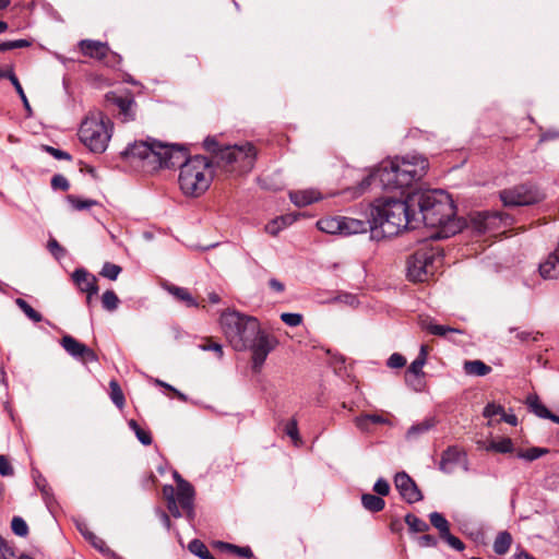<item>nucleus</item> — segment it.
Returning <instances> with one entry per match:
<instances>
[{"mask_svg": "<svg viewBox=\"0 0 559 559\" xmlns=\"http://www.w3.org/2000/svg\"><path fill=\"white\" fill-rule=\"evenodd\" d=\"M411 206H414L417 227L439 228L431 239H444L454 236L463 228L456 218V207L450 194L441 189H418L411 192Z\"/></svg>", "mask_w": 559, "mask_h": 559, "instance_id": "f257e3e1", "label": "nucleus"}, {"mask_svg": "<svg viewBox=\"0 0 559 559\" xmlns=\"http://www.w3.org/2000/svg\"><path fill=\"white\" fill-rule=\"evenodd\" d=\"M429 162L426 157L407 154L403 157L382 162L379 167L366 176L358 185V193H364L371 186L383 190H395L411 187L420 180L428 170Z\"/></svg>", "mask_w": 559, "mask_h": 559, "instance_id": "f03ea898", "label": "nucleus"}, {"mask_svg": "<svg viewBox=\"0 0 559 559\" xmlns=\"http://www.w3.org/2000/svg\"><path fill=\"white\" fill-rule=\"evenodd\" d=\"M374 228L372 239L399 235L402 230L417 228L414 206H411V192L404 200L388 198L377 200L370 209Z\"/></svg>", "mask_w": 559, "mask_h": 559, "instance_id": "7ed1b4c3", "label": "nucleus"}, {"mask_svg": "<svg viewBox=\"0 0 559 559\" xmlns=\"http://www.w3.org/2000/svg\"><path fill=\"white\" fill-rule=\"evenodd\" d=\"M124 158L136 157L157 164L158 167L173 168L185 159V146L178 144H165L155 139L147 138L144 141H135L129 144L121 153Z\"/></svg>", "mask_w": 559, "mask_h": 559, "instance_id": "20e7f679", "label": "nucleus"}, {"mask_svg": "<svg viewBox=\"0 0 559 559\" xmlns=\"http://www.w3.org/2000/svg\"><path fill=\"white\" fill-rule=\"evenodd\" d=\"M219 323L230 346L242 352L248 349L254 337L260 333V322L252 316L227 310L221 314Z\"/></svg>", "mask_w": 559, "mask_h": 559, "instance_id": "39448f33", "label": "nucleus"}, {"mask_svg": "<svg viewBox=\"0 0 559 559\" xmlns=\"http://www.w3.org/2000/svg\"><path fill=\"white\" fill-rule=\"evenodd\" d=\"M203 145L207 152L214 154L219 167L239 173H247L253 167L257 152L249 142L221 146L214 136H207Z\"/></svg>", "mask_w": 559, "mask_h": 559, "instance_id": "423d86ee", "label": "nucleus"}, {"mask_svg": "<svg viewBox=\"0 0 559 559\" xmlns=\"http://www.w3.org/2000/svg\"><path fill=\"white\" fill-rule=\"evenodd\" d=\"M210 165L205 156L188 157V150L185 147V159L175 167L180 168L178 181L186 195L199 197L209 189L212 181Z\"/></svg>", "mask_w": 559, "mask_h": 559, "instance_id": "0eeeda50", "label": "nucleus"}, {"mask_svg": "<svg viewBox=\"0 0 559 559\" xmlns=\"http://www.w3.org/2000/svg\"><path fill=\"white\" fill-rule=\"evenodd\" d=\"M112 135V122L100 110L91 111L79 129L81 142L93 153H104Z\"/></svg>", "mask_w": 559, "mask_h": 559, "instance_id": "6e6552de", "label": "nucleus"}, {"mask_svg": "<svg viewBox=\"0 0 559 559\" xmlns=\"http://www.w3.org/2000/svg\"><path fill=\"white\" fill-rule=\"evenodd\" d=\"M440 251L427 243L417 249L407 260V277L413 282H425L432 276L440 264Z\"/></svg>", "mask_w": 559, "mask_h": 559, "instance_id": "1a4fd4ad", "label": "nucleus"}, {"mask_svg": "<svg viewBox=\"0 0 559 559\" xmlns=\"http://www.w3.org/2000/svg\"><path fill=\"white\" fill-rule=\"evenodd\" d=\"M504 206H530L542 202L546 194L534 182H524L500 191Z\"/></svg>", "mask_w": 559, "mask_h": 559, "instance_id": "9d476101", "label": "nucleus"}, {"mask_svg": "<svg viewBox=\"0 0 559 559\" xmlns=\"http://www.w3.org/2000/svg\"><path fill=\"white\" fill-rule=\"evenodd\" d=\"M277 344L278 341L274 335L266 333L260 328L259 335H257L252 344L248 346V349H250L252 354V369L254 371H259L262 368L269 354L275 349Z\"/></svg>", "mask_w": 559, "mask_h": 559, "instance_id": "9b49d317", "label": "nucleus"}, {"mask_svg": "<svg viewBox=\"0 0 559 559\" xmlns=\"http://www.w3.org/2000/svg\"><path fill=\"white\" fill-rule=\"evenodd\" d=\"M507 218L508 216L501 212L485 211L475 213L471 217V224L476 231L483 234L498 229L502 224L507 225V223H504Z\"/></svg>", "mask_w": 559, "mask_h": 559, "instance_id": "f8f14e48", "label": "nucleus"}, {"mask_svg": "<svg viewBox=\"0 0 559 559\" xmlns=\"http://www.w3.org/2000/svg\"><path fill=\"white\" fill-rule=\"evenodd\" d=\"M394 485L401 497L409 504L416 503L424 499V496L416 483L405 472L396 473L394 476Z\"/></svg>", "mask_w": 559, "mask_h": 559, "instance_id": "ddd939ff", "label": "nucleus"}, {"mask_svg": "<svg viewBox=\"0 0 559 559\" xmlns=\"http://www.w3.org/2000/svg\"><path fill=\"white\" fill-rule=\"evenodd\" d=\"M63 349L74 359L83 362H95L98 360L95 352L85 344L79 342L71 335H64L60 342Z\"/></svg>", "mask_w": 559, "mask_h": 559, "instance_id": "4468645a", "label": "nucleus"}, {"mask_svg": "<svg viewBox=\"0 0 559 559\" xmlns=\"http://www.w3.org/2000/svg\"><path fill=\"white\" fill-rule=\"evenodd\" d=\"M105 102L107 106H114L118 108L119 115L123 121H132L135 118L134 108L136 103L132 96L122 97L114 92H108L105 95Z\"/></svg>", "mask_w": 559, "mask_h": 559, "instance_id": "2eb2a0df", "label": "nucleus"}, {"mask_svg": "<svg viewBox=\"0 0 559 559\" xmlns=\"http://www.w3.org/2000/svg\"><path fill=\"white\" fill-rule=\"evenodd\" d=\"M79 46L84 56L97 59L99 61H104L109 56L114 59V61L119 58L117 53L110 51L107 43L93 39H82L79 43Z\"/></svg>", "mask_w": 559, "mask_h": 559, "instance_id": "dca6fc26", "label": "nucleus"}, {"mask_svg": "<svg viewBox=\"0 0 559 559\" xmlns=\"http://www.w3.org/2000/svg\"><path fill=\"white\" fill-rule=\"evenodd\" d=\"M175 498L179 506L187 512V516L189 519H192L194 515V488L189 481L185 480L181 476H178V487Z\"/></svg>", "mask_w": 559, "mask_h": 559, "instance_id": "f3484780", "label": "nucleus"}, {"mask_svg": "<svg viewBox=\"0 0 559 559\" xmlns=\"http://www.w3.org/2000/svg\"><path fill=\"white\" fill-rule=\"evenodd\" d=\"M343 236H350L370 231L372 234L374 224L373 217L369 215L364 219L342 216Z\"/></svg>", "mask_w": 559, "mask_h": 559, "instance_id": "a211bd4d", "label": "nucleus"}, {"mask_svg": "<svg viewBox=\"0 0 559 559\" xmlns=\"http://www.w3.org/2000/svg\"><path fill=\"white\" fill-rule=\"evenodd\" d=\"M465 456V451L460 450L456 445H450L441 454L439 469L445 474H451L454 466L460 464Z\"/></svg>", "mask_w": 559, "mask_h": 559, "instance_id": "6ab92c4d", "label": "nucleus"}, {"mask_svg": "<svg viewBox=\"0 0 559 559\" xmlns=\"http://www.w3.org/2000/svg\"><path fill=\"white\" fill-rule=\"evenodd\" d=\"M538 270L540 276L545 280H555L559 277V242L556 250L539 264Z\"/></svg>", "mask_w": 559, "mask_h": 559, "instance_id": "aec40b11", "label": "nucleus"}, {"mask_svg": "<svg viewBox=\"0 0 559 559\" xmlns=\"http://www.w3.org/2000/svg\"><path fill=\"white\" fill-rule=\"evenodd\" d=\"M165 289L173 295L177 300L185 302V305L189 308H198L199 302L195 298L190 294V292L185 287H179L174 284L165 285Z\"/></svg>", "mask_w": 559, "mask_h": 559, "instance_id": "412c9836", "label": "nucleus"}, {"mask_svg": "<svg viewBox=\"0 0 559 559\" xmlns=\"http://www.w3.org/2000/svg\"><path fill=\"white\" fill-rule=\"evenodd\" d=\"M319 198L320 193L314 190H299L289 192L290 201L299 207L307 206L319 200Z\"/></svg>", "mask_w": 559, "mask_h": 559, "instance_id": "4be33fe9", "label": "nucleus"}, {"mask_svg": "<svg viewBox=\"0 0 559 559\" xmlns=\"http://www.w3.org/2000/svg\"><path fill=\"white\" fill-rule=\"evenodd\" d=\"M341 221L342 216L323 217L317 222V227L323 233L343 236V225Z\"/></svg>", "mask_w": 559, "mask_h": 559, "instance_id": "5701e85b", "label": "nucleus"}, {"mask_svg": "<svg viewBox=\"0 0 559 559\" xmlns=\"http://www.w3.org/2000/svg\"><path fill=\"white\" fill-rule=\"evenodd\" d=\"M0 78L1 79H8L10 80V82L12 83V85L14 86L16 93L19 94L22 103H23V106L24 108L27 110V111H31V105L28 103V99L24 93V90L17 79V76L15 75L14 71L12 68H8V69H1L0 68Z\"/></svg>", "mask_w": 559, "mask_h": 559, "instance_id": "b1692460", "label": "nucleus"}, {"mask_svg": "<svg viewBox=\"0 0 559 559\" xmlns=\"http://www.w3.org/2000/svg\"><path fill=\"white\" fill-rule=\"evenodd\" d=\"M464 372L468 376L484 377L491 372V367L481 360H466L463 365Z\"/></svg>", "mask_w": 559, "mask_h": 559, "instance_id": "393cba45", "label": "nucleus"}, {"mask_svg": "<svg viewBox=\"0 0 559 559\" xmlns=\"http://www.w3.org/2000/svg\"><path fill=\"white\" fill-rule=\"evenodd\" d=\"M435 426H436L435 418H426L425 420H423L420 423L412 425L406 432V438L408 440H415L419 436L431 430Z\"/></svg>", "mask_w": 559, "mask_h": 559, "instance_id": "a878e982", "label": "nucleus"}, {"mask_svg": "<svg viewBox=\"0 0 559 559\" xmlns=\"http://www.w3.org/2000/svg\"><path fill=\"white\" fill-rule=\"evenodd\" d=\"M294 222V218L289 215L280 216L269 222L265 225V231L272 236L278 235L281 230L290 225Z\"/></svg>", "mask_w": 559, "mask_h": 559, "instance_id": "bb28decb", "label": "nucleus"}, {"mask_svg": "<svg viewBox=\"0 0 559 559\" xmlns=\"http://www.w3.org/2000/svg\"><path fill=\"white\" fill-rule=\"evenodd\" d=\"M361 503L364 508L370 512H379L383 510L385 506V501L381 497L372 493H364L361 496Z\"/></svg>", "mask_w": 559, "mask_h": 559, "instance_id": "cd10ccee", "label": "nucleus"}, {"mask_svg": "<svg viewBox=\"0 0 559 559\" xmlns=\"http://www.w3.org/2000/svg\"><path fill=\"white\" fill-rule=\"evenodd\" d=\"M526 403L530 411L536 416L545 419L550 416V411L539 401L537 395L527 396Z\"/></svg>", "mask_w": 559, "mask_h": 559, "instance_id": "c85d7f7f", "label": "nucleus"}, {"mask_svg": "<svg viewBox=\"0 0 559 559\" xmlns=\"http://www.w3.org/2000/svg\"><path fill=\"white\" fill-rule=\"evenodd\" d=\"M513 442L510 438H502L501 440H491L486 447V451H493L497 453H511L513 451Z\"/></svg>", "mask_w": 559, "mask_h": 559, "instance_id": "c756f323", "label": "nucleus"}, {"mask_svg": "<svg viewBox=\"0 0 559 559\" xmlns=\"http://www.w3.org/2000/svg\"><path fill=\"white\" fill-rule=\"evenodd\" d=\"M512 537L508 532H500L493 543V550L498 555H504L508 552L511 546Z\"/></svg>", "mask_w": 559, "mask_h": 559, "instance_id": "7c9ffc66", "label": "nucleus"}, {"mask_svg": "<svg viewBox=\"0 0 559 559\" xmlns=\"http://www.w3.org/2000/svg\"><path fill=\"white\" fill-rule=\"evenodd\" d=\"M548 452H549V450L547 448L532 447V448H528L525 450H520L516 453V456L519 459H522V460H525L528 462H533V461L542 457L543 455L547 454Z\"/></svg>", "mask_w": 559, "mask_h": 559, "instance_id": "2f4dec72", "label": "nucleus"}, {"mask_svg": "<svg viewBox=\"0 0 559 559\" xmlns=\"http://www.w3.org/2000/svg\"><path fill=\"white\" fill-rule=\"evenodd\" d=\"M188 548L193 555H195L200 559H215L213 557V555L210 552V550L207 549V547L205 546V544L203 542H201L200 539L191 540L189 543Z\"/></svg>", "mask_w": 559, "mask_h": 559, "instance_id": "473e14b6", "label": "nucleus"}, {"mask_svg": "<svg viewBox=\"0 0 559 559\" xmlns=\"http://www.w3.org/2000/svg\"><path fill=\"white\" fill-rule=\"evenodd\" d=\"M405 523L408 525L409 531L413 533H424L429 530V525L418 516L407 513L405 515Z\"/></svg>", "mask_w": 559, "mask_h": 559, "instance_id": "72a5a7b5", "label": "nucleus"}, {"mask_svg": "<svg viewBox=\"0 0 559 559\" xmlns=\"http://www.w3.org/2000/svg\"><path fill=\"white\" fill-rule=\"evenodd\" d=\"M431 525L439 531L440 537L450 531V524L443 514L431 512L429 514Z\"/></svg>", "mask_w": 559, "mask_h": 559, "instance_id": "f704fd0d", "label": "nucleus"}, {"mask_svg": "<svg viewBox=\"0 0 559 559\" xmlns=\"http://www.w3.org/2000/svg\"><path fill=\"white\" fill-rule=\"evenodd\" d=\"M128 425L130 427V429L135 433L138 440L143 444V445H150L152 444V436H151V432L147 431V430H144L143 428L140 427V425L136 423V420L134 419H130L128 421Z\"/></svg>", "mask_w": 559, "mask_h": 559, "instance_id": "c9c22d12", "label": "nucleus"}, {"mask_svg": "<svg viewBox=\"0 0 559 559\" xmlns=\"http://www.w3.org/2000/svg\"><path fill=\"white\" fill-rule=\"evenodd\" d=\"M16 306L23 311V313L33 322H40L43 316L36 311L26 300L22 298L15 299Z\"/></svg>", "mask_w": 559, "mask_h": 559, "instance_id": "e433bc0d", "label": "nucleus"}, {"mask_svg": "<svg viewBox=\"0 0 559 559\" xmlns=\"http://www.w3.org/2000/svg\"><path fill=\"white\" fill-rule=\"evenodd\" d=\"M90 278H96V277L94 275L90 274L83 267L76 269L72 273V280L81 292H83V288H84V286H86L87 283L90 284L92 282V281H90Z\"/></svg>", "mask_w": 559, "mask_h": 559, "instance_id": "4c0bfd02", "label": "nucleus"}, {"mask_svg": "<svg viewBox=\"0 0 559 559\" xmlns=\"http://www.w3.org/2000/svg\"><path fill=\"white\" fill-rule=\"evenodd\" d=\"M110 388V399L112 403L119 408L122 409L126 403L124 395L122 393L121 388L119 386L118 382L112 380L109 383Z\"/></svg>", "mask_w": 559, "mask_h": 559, "instance_id": "58836bf2", "label": "nucleus"}, {"mask_svg": "<svg viewBox=\"0 0 559 559\" xmlns=\"http://www.w3.org/2000/svg\"><path fill=\"white\" fill-rule=\"evenodd\" d=\"M219 547L222 549H225V550H228V551H230L233 554H236L237 556L242 557V558L250 559V558L253 557V552H252L251 548L248 547V546L240 547V546L233 545V544H229V543L221 542L219 543Z\"/></svg>", "mask_w": 559, "mask_h": 559, "instance_id": "ea45409f", "label": "nucleus"}, {"mask_svg": "<svg viewBox=\"0 0 559 559\" xmlns=\"http://www.w3.org/2000/svg\"><path fill=\"white\" fill-rule=\"evenodd\" d=\"M103 308L107 311H115L119 305V298L114 290H106L102 296Z\"/></svg>", "mask_w": 559, "mask_h": 559, "instance_id": "a19ab883", "label": "nucleus"}, {"mask_svg": "<svg viewBox=\"0 0 559 559\" xmlns=\"http://www.w3.org/2000/svg\"><path fill=\"white\" fill-rule=\"evenodd\" d=\"M87 542L97 549L100 554H103L106 557L115 556V551L111 550L103 540L100 537H98L96 534L90 535V538Z\"/></svg>", "mask_w": 559, "mask_h": 559, "instance_id": "79ce46f5", "label": "nucleus"}, {"mask_svg": "<svg viewBox=\"0 0 559 559\" xmlns=\"http://www.w3.org/2000/svg\"><path fill=\"white\" fill-rule=\"evenodd\" d=\"M121 271V266L110 262H105L99 274L110 281H115L118 278Z\"/></svg>", "mask_w": 559, "mask_h": 559, "instance_id": "37998d69", "label": "nucleus"}, {"mask_svg": "<svg viewBox=\"0 0 559 559\" xmlns=\"http://www.w3.org/2000/svg\"><path fill=\"white\" fill-rule=\"evenodd\" d=\"M365 420H369L371 425H385L389 424V420L381 415L378 414H364L357 416L354 419L355 425H361Z\"/></svg>", "mask_w": 559, "mask_h": 559, "instance_id": "c03bdc74", "label": "nucleus"}, {"mask_svg": "<svg viewBox=\"0 0 559 559\" xmlns=\"http://www.w3.org/2000/svg\"><path fill=\"white\" fill-rule=\"evenodd\" d=\"M11 528L12 532L20 537H25L28 534V525L21 516H13Z\"/></svg>", "mask_w": 559, "mask_h": 559, "instance_id": "a18cd8bd", "label": "nucleus"}, {"mask_svg": "<svg viewBox=\"0 0 559 559\" xmlns=\"http://www.w3.org/2000/svg\"><path fill=\"white\" fill-rule=\"evenodd\" d=\"M67 200L73 206V209H75L76 211L88 210L93 205L97 204V202L94 200H81L72 194L68 195Z\"/></svg>", "mask_w": 559, "mask_h": 559, "instance_id": "49530a36", "label": "nucleus"}, {"mask_svg": "<svg viewBox=\"0 0 559 559\" xmlns=\"http://www.w3.org/2000/svg\"><path fill=\"white\" fill-rule=\"evenodd\" d=\"M426 364L424 361H420L419 359H415L412 361V364L408 367V372L415 376L416 378H420L424 376L423 368ZM418 386H415V390L420 391L423 383L420 379H417Z\"/></svg>", "mask_w": 559, "mask_h": 559, "instance_id": "de8ad7c7", "label": "nucleus"}, {"mask_svg": "<svg viewBox=\"0 0 559 559\" xmlns=\"http://www.w3.org/2000/svg\"><path fill=\"white\" fill-rule=\"evenodd\" d=\"M427 331L433 335L444 336L448 332L461 333L460 330L441 324H428Z\"/></svg>", "mask_w": 559, "mask_h": 559, "instance_id": "09e8293b", "label": "nucleus"}, {"mask_svg": "<svg viewBox=\"0 0 559 559\" xmlns=\"http://www.w3.org/2000/svg\"><path fill=\"white\" fill-rule=\"evenodd\" d=\"M15 557L13 547L0 535V559H14Z\"/></svg>", "mask_w": 559, "mask_h": 559, "instance_id": "8fccbe9b", "label": "nucleus"}, {"mask_svg": "<svg viewBox=\"0 0 559 559\" xmlns=\"http://www.w3.org/2000/svg\"><path fill=\"white\" fill-rule=\"evenodd\" d=\"M47 248L49 250V252L57 259V260H60L62 259L64 255H66V250L60 246V243L51 238L49 239L48 243H47Z\"/></svg>", "mask_w": 559, "mask_h": 559, "instance_id": "3c124183", "label": "nucleus"}, {"mask_svg": "<svg viewBox=\"0 0 559 559\" xmlns=\"http://www.w3.org/2000/svg\"><path fill=\"white\" fill-rule=\"evenodd\" d=\"M50 183H51L52 189H55V190L68 191L70 188L69 180L60 174L55 175L51 178Z\"/></svg>", "mask_w": 559, "mask_h": 559, "instance_id": "603ef678", "label": "nucleus"}, {"mask_svg": "<svg viewBox=\"0 0 559 559\" xmlns=\"http://www.w3.org/2000/svg\"><path fill=\"white\" fill-rule=\"evenodd\" d=\"M281 320L288 326H297L302 322L300 313L284 312L281 314Z\"/></svg>", "mask_w": 559, "mask_h": 559, "instance_id": "864d4df0", "label": "nucleus"}, {"mask_svg": "<svg viewBox=\"0 0 559 559\" xmlns=\"http://www.w3.org/2000/svg\"><path fill=\"white\" fill-rule=\"evenodd\" d=\"M199 348L202 350H212L215 352L218 358H222L224 355L223 347L219 343L214 342L210 338L205 341V343H202L199 345Z\"/></svg>", "mask_w": 559, "mask_h": 559, "instance_id": "5fc2aeb1", "label": "nucleus"}, {"mask_svg": "<svg viewBox=\"0 0 559 559\" xmlns=\"http://www.w3.org/2000/svg\"><path fill=\"white\" fill-rule=\"evenodd\" d=\"M285 432L295 443L299 441V431L296 419L293 418L286 423Z\"/></svg>", "mask_w": 559, "mask_h": 559, "instance_id": "6e6d98bb", "label": "nucleus"}, {"mask_svg": "<svg viewBox=\"0 0 559 559\" xmlns=\"http://www.w3.org/2000/svg\"><path fill=\"white\" fill-rule=\"evenodd\" d=\"M441 538L444 539L453 549L457 551H462L465 548L463 542L456 536L452 535L450 531L443 534Z\"/></svg>", "mask_w": 559, "mask_h": 559, "instance_id": "4d7b16f0", "label": "nucleus"}, {"mask_svg": "<svg viewBox=\"0 0 559 559\" xmlns=\"http://www.w3.org/2000/svg\"><path fill=\"white\" fill-rule=\"evenodd\" d=\"M90 281L92 282L83 288V293H86L87 306L92 304V297L98 293L97 278H90Z\"/></svg>", "mask_w": 559, "mask_h": 559, "instance_id": "13d9d810", "label": "nucleus"}, {"mask_svg": "<svg viewBox=\"0 0 559 559\" xmlns=\"http://www.w3.org/2000/svg\"><path fill=\"white\" fill-rule=\"evenodd\" d=\"M386 365L393 369L402 368L406 365V359L403 355L394 353L389 357Z\"/></svg>", "mask_w": 559, "mask_h": 559, "instance_id": "bf43d9fd", "label": "nucleus"}, {"mask_svg": "<svg viewBox=\"0 0 559 559\" xmlns=\"http://www.w3.org/2000/svg\"><path fill=\"white\" fill-rule=\"evenodd\" d=\"M502 413H503V407L501 405H497L495 403H488L483 411V416L486 418H491L496 415H502Z\"/></svg>", "mask_w": 559, "mask_h": 559, "instance_id": "052dcab7", "label": "nucleus"}, {"mask_svg": "<svg viewBox=\"0 0 559 559\" xmlns=\"http://www.w3.org/2000/svg\"><path fill=\"white\" fill-rule=\"evenodd\" d=\"M373 490L379 497L388 496L390 492V484L384 478H379L373 485Z\"/></svg>", "mask_w": 559, "mask_h": 559, "instance_id": "680f3d73", "label": "nucleus"}, {"mask_svg": "<svg viewBox=\"0 0 559 559\" xmlns=\"http://www.w3.org/2000/svg\"><path fill=\"white\" fill-rule=\"evenodd\" d=\"M14 474V469L7 456L0 455V475L3 477L12 476Z\"/></svg>", "mask_w": 559, "mask_h": 559, "instance_id": "e2e57ef3", "label": "nucleus"}, {"mask_svg": "<svg viewBox=\"0 0 559 559\" xmlns=\"http://www.w3.org/2000/svg\"><path fill=\"white\" fill-rule=\"evenodd\" d=\"M539 336H540V334L538 332L534 333L531 331H521V332H518L515 335V337L520 342H530V341L537 342L539 340Z\"/></svg>", "mask_w": 559, "mask_h": 559, "instance_id": "0e129e2a", "label": "nucleus"}, {"mask_svg": "<svg viewBox=\"0 0 559 559\" xmlns=\"http://www.w3.org/2000/svg\"><path fill=\"white\" fill-rule=\"evenodd\" d=\"M418 545L420 547H436L438 539L433 535L425 534L418 538Z\"/></svg>", "mask_w": 559, "mask_h": 559, "instance_id": "69168bd1", "label": "nucleus"}, {"mask_svg": "<svg viewBox=\"0 0 559 559\" xmlns=\"http://www.w3.org/2000/svg\"><path fill=\"white\" fill-rule=\"evenodd\" d=\"M45 150L50 153L56 159H67L70 160L72 156L62 150L55 148L52 146H45Z\"/></svg>", "mask_w": 559, "mask_h": 559, "instance_id": "338daca9", "label": "nucleus"}, {"mask_svg": "<svg viewBox=\"0 0 559 559\" xmlns=\"http://www.w3.org/2000/svg\"><path fill=\"white\" fill-rule=\"evenodd\" d=\"M178 504L179 503L177 502L176 498H169L168 499L167 508H168L169 512L171 513V515L174 518H180L181 516V512L179 510Z\"/></svg>", "mask_w": 559, "mask_h": 559, "instance_id": "774afa93", "label": "nucleus"}]
</instances>
